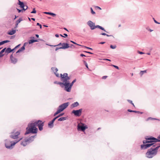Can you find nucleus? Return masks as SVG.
Instances as JSON below:
<instances>
[{
    "instance_id": "c03bdc74",
    "label": "nucleus",
    "mask_w": 160,
    "mask_h": 160,
    "mask_svg": "<svg viewBox=\"0 0 160 160\" xmlns=\"http://www.w3.org/2000/svg\"><path fill=\"white\" fill-rule=\"evenodd\" d=\"M90 10H91V12L92 14H95V12L93 11V9L92 8H90Z\"/></svg>"
},
{
    "instance_id": "09e8293b",
    "label": "nucleus",
    "mask_w": 160,
    "mask_h": 160,
    "mask_svg": "<svg viewBox=\"0 0 160 160\" xmlns=\"http://www.w3.org/2000/svg\"><path fill=\"white\" fill-rule=\"evenodd\" d=\"M153 20H154V22L155 23H156L157 24H160V23L158 22L154 18H153Z\"/></svg>"
},
{
    "instance_id": "20e7f679",
    "label": "nucleus",
    "mask_w": 160,
    "mask_h": 160,
    "mask_svg": "<svg viewBox=\"0 0 160 160\" xmlns=\"http://www.w3.org/2000/svg\"><path fill=\"white\" fill-rule=\"evenodd\" d=\"M87 24L90 27L91 30H93L96 28H98L104 32H108L103 28L98 25H95V23L91 21H89L87 22Z\"/></svg>"
},
{
    "instance_id": "72a5a7b5",
    "label": "nucleus",
    "mask_w": 160,
    "mask_h": 160,
    "mask_svg": "<svg viewBox=\"0 0 160 160\" xmlns=\"http://www.w3.org/2000/svg\"><path fill=\"white\" fill-rule=\"evenodd\" d=\"M149 120H159V119H156V118H151V117H149L148 118L147 120H146V121H148Z\"/></svg>"
},
{
    "instance_id": "4c0bfd02",
    "label": "nucleus",
    "mask_w": 160,
    "mask_h": 160,
    "mask_svg": "<svg viewBox=\"0 0 160 160\" xmlns=\"http://www.w3.org/2000/svg\"><path fill=\"white\" fill-rule=\"evenodd\" d=\"M76 79H75L72 82L70 83V86H71V87H72V86H73L74 83V82H76Z\"/></svg>"
},
{
    "instance_id": "4be33fe9",
    "label": "nucleus",
    "mask_w": 160,
    "mask_h": 160,
    "mask_svg": "<svg viewBox=\"0 0 160 160\" xmlns=\"http://www.w3.org/2000/svg\"><path fill=\"white\" fill-rule=\"evenodd\" d=\"M38 39H31L29 40L28 41V43L29 44L32 43L34 42H38Z\"/></svg>"
},
{
    "instance_id": "e433bc0d",
    "label": "nucleus",
    "mask_w": 160,
    "mask_h": 160,
    "mask_svg": "<svg viewBox=\"0 0 160 160\" xmlns=\"http://www.w3.org/2000/svg\"><path fill=\"white\" fill-rule=\"evenodd\" d=\"M51 16L55 18H56L57 16L56 14L51 12Z\"/></svg>"
},
{
    "instance_id": "680f3d73",
    "label": "nucleus",
    "mask_w": 160,
    "mask_h": 160,
    "mask_svg": "<svg viewBox=\"0 0 160 160\" xmlns=\"http://www.w3.org/2000/svg\"><path fill=\"white\" fill-rule=\"evenodd\" d=\"M28 42H25L24 44L22 46H24L25 47V46H26L27 44H28Z\"/></svg>"
},
{
    "instance_id": "c85d7f7f",
    "label": "nucleus",
    "mask_w": 160,
    "mask_h": 160,
    "mask_svg": "<svg viewBox=\"0 0 160 160\" xmlns=\"http://www.w3.org/2000/svg\"><path fill=\"white\" fill-rule=\"evenodd\" d=\"M10 41L8 40H6L0 42V46L4 44L5 43L8 42Z\"/></svg>"
},
{
    "instance_id": "6ab92c4d",
    "label": "nucleus",
    "mask_w": 160,
    "mask_h": 160,
    "mask_svg": "<svg viewBox=\"0 0 160 160\" xmlns=\"http://www.w3.org/2000/svg\"><path fill=\"white\" fill-rule=\"evenodd\" d=\"M16 32L15 30H12L11 31H9L7 33L9 35H12L14 34Z\"/></svg>"
},
{
    "instance_id": "0e129e2a",
    "label": "nucleus",
    "mask_w": 160,
    "mask_h": 160,
    "mask_svg": "<svg viewBox=\"0 0 160 160\" xmlns=\"http://www.w3.org/2000/svg\"><path fill=\"white\" fill-rule=\"evenodd\" d=\"M80 56L81 57H86V56L82 53L81 54Z\"/></svg>"
},
{
    "instance_id": "6e6d98bb",
    "label": "nucleus",
    "mask_w": 160,
    "mask_h": 160,
    "mask_svg": "<svg viewBox=\"0 0 160 160\" xmlns=\"http://www.w3.org/2000/svg\"><path fill=\"white\" fill-rule=\"evenodd\" d=\"M83 52H86V53H90V54H93V53H92V52H88V51H83Z\"/></svg>"
},
{
    "instance_id": "bf43d9fd",
    "label": "nucleus",
    "mask_w": 160,
    "mask_h": 160,
    "mask_svg": "<svg viewBox=\"0 0 160 160\" xmlns=\"http://www.w3.org/2000/svg\"><path fill=\"white\" fill-rule=\"evenodd\" d=\"M107 76H103L102 78V79H105L107 78Z\"/></svg>"
},
{
    "instance_id": "37998d69",
    "label": "nucleus",
    "mask_w": 160,
    "mask_h": 160,
    "mask_svg": "<svg viewBox=\"0 0 160 160\" xmlns=\"http://www.w3.org/2000/svg\"><path fill=\"white\" fill-rule=\"evenodd\" d=\"M81 46H82V47H84L85 48H87V49H88L92 50V48H89V47H86V46H84L81 45Z\"/></svg>"
},
{
    "instance_id": "a19ab883",
    "label": "nucleus",
    "mask_w": 160,
    "mask_h": 160,
    "mask_svg": "<svg viewBox=\"0 0 160 160\" xmlns=\"http://www.w3.org/2000/svg\"><path fill=\"white\" fill-rule=\"evenodd\" d=\"M110 47L112 49H115L116 48V45H111L110 46Z\"/></svg>"
},
{
    "instance_id": "2eb2a0df",
    "label": "nucleus",
    "mask_w": 160,
    "mask_h": 160,
    "mask_svg": "<svg viewBox=\"0 0 160 160\" xmlns=\"http://www.w3.org/2000/svg\"><path fill=\"white\" fill-rule=\"evenodd\" d=\"M65 74V76H64V77L63 78H64V79L62 81L63 82H69V80L70 79V78L68 76V73H66V74Z\"/></svg>"
},
{
    "instance_id": "ddd939ff",
    "label": "nucleus",
    "mask_w": 160,
    "mask_h": 160,
    "mask_svg": "<svg viewBox=\"0 0 160 160\" xmlns=\"http://www.w3.org/2000/svg\"><path fill=\"white\" fill-rule=\"evenodd\" d=\"M146 139H147V140H152V143H154L157 142H160V139H158V138H156L154 137H150L149 138H148V136L146 137L145 138Z\"/></svg>"
},
{
    "instance_id": "f3484780",
    "label": "nucleus",
    "mask_w": 160,
    "mask_h": 160,
    "mask_svg": "<svg viewBox=\"0 0 160 160\" xmlns=\"http://www.w3.org/2000/svg\"><path fill=\"white\" fill-rule=\"evenodd\" d=\"M10 60L11 61V62L12 63L14 64H15L17 62V59L16 58L13 57L12 55V54L10 56Z\"/></svg>"
},
{
    "instance_id": "69168bd1",
    "label": "nucleus",
    "mask_w": 160,
    "mask_h": 160,
    "mask_svg": "<svg viewBox=\"0 0 160 160\" xmlns=\"http://www.w3.org/2000/svg\"><path fill=\"white\" fill-rule=\"evenodd\" d=\"M61 49L60 48V47L59 48H58V47H57L56 48V49H55V50L56 51H57V50H58V49Z\"/></svg>"
},
{
    "instance_id": "412c9836",
    "label": "nucleus",
    "mask_w": 160,
    "mask_h": 160,
    "mask_svg": "<svg viewBox=\"0 0 160 160\" xmlns=\"http://www.w3.org/2000/svg\"><path fill=\"white\" fill-rule=\"evenodd\" d=\"M128 111L130 112H135L136 113H138L142 114L143 113L142 112H140V111H135V110H131L130 109H128Z\"/></svg>"
},
{
    "instance_id": "1a4fd4ad",
    "label": "nucleus",
    "mask_w": 160,
    "mask_h": 160,
    "mask_svg": "<svg viewBox=\"0 0 160 160\" xmlns=\"http://www.w3.org/2000/svg\"><path fill=\"white\" fill-rule=\"evenodd\" d=\"M152 146V147H155L156 146V144H154V143H147L146 144H142L141 146V148L142 149H147L151 146Z\"/></svg>"
},
{
    "instance_id": "052dcab7",
    "label": "nucleus",
    "mask_w": 160,
    "mask_h": 160,
    "mask_svg": "<svg viewBox=\"0 0 160 160\" xmlns=\"http://www.w3.org/2000/svg\"><path fill=\"white\" fill-rule=\"evenodd\" d=\"M95 8H97L98 9H99L100 10H101V8H100V7H98V6H95Z\"/></svg>"
},
{
    "instance_id": "9d476101",
    "label": "nucleus",
    "mask_w": 160,
    "mask_h": 160,
    "mask_svg": "<svg viewBox=\"0 0 160 160\" xmlns=\"http://www.w3.org/2000/svg\"><path fill=\"white\" fill-rule=\"evenodd\" d=\"M20 134V132L18 131L14 133V132H11V134L10 137L13 139H17L18 138V136Z\"/></svg>"
},
{
    "instance_id": "cd10ccee",
    "label": "nucleus",
    "mask_w": 160,
    "mask_h": 160,
    "mask_svg": "<svg viewBox=\"0 0 160 160\" xmlns=\"http://www.w3.org/2000/svg\"><path fill=\"white\" fill-rule=\"evenodd\" d=\"M160 147V146H158L155 148V147H152V148L153 149V150L154 151L156 152L157 154V153L158 150L159 148Z\"/></svg>"
},
{
    "instance_id": "393cba45",
    "label": "nucleus",
    "mask_w": 160,
    "mask_h": 160,
    "mask_svg": "<svg viewBox=\"0 0 160 160\" xmlns=\"http://www.w3.org/2000/svg\"><path fill=\"white\" fill-rule=\"evenodd\" d=\"M25 49V48L24 47V46H22L17 51L16 53H19L22 51L24 50Z\"/></svg>"
},
{
    "instance_id": "774afa93",
    "label": "nucleus",
    "mask_w": 160,
    "mask_h": 160,
    "mask_svg": "<svg viewBox=\"0 0 160 160\" xmlns=\"http://www.w3.org/2000/svg\"><path fill=\"white\" fill-rule=\"evenodd\" d=\"M105 43V42H100L99 43V44H103L104 43Z\"/></svg>"
},
{
    "instance_id": "58836bf2",
    "label": "nucleus",
    "mask_w": 160,
    "mask_h": 160,
    "mask_svg": "<svg viewBox=\"0 0 160 160\" xmlns=\"http://www.w3.org/2000/svg\"><path fill=\"white\" fill-rule=\"evenodd\" d=\"M100 34L101 35H106V36H107L108 37L112 36V35H108V34H106L105 33H101Z\"/></svg>"
},
{
    "instance_id": "a211bd4d",
    "label": "nucleus",
    "mask_w": 160,
    "mask_h": 160,
    "mask_svg": "<svg viewBox=\"0 0 160 160\" xmlns=\"http://www.w3.org/2000/svg\"><path fill=\"white\" fill-rule=\"evenodd\" d=\"M36 135L34 136H31L28 138H26L28 140V142H32L34 140V138L36 137Z\"/></svg>"
},
{
    "instance_id": "6e6552de",
    "label": "nucleus",
    "mask_w": 160,
    "mask_h": 160,
    "mask_svg": "<svg viewBox=\"0 0 160 160\" xmlns=\"http://www.w3.org/2000/svg\"><path fill=\"white\" fill-rule=\"evenodd\" d=\"M63 87L64 86L65 90L67 92H69L71 91L72 87L70 85L69 82H63Z\"/></svg>"
},
{
    "instance_id": "7c9ffc66",
    "label": "nucleus",
    "mask_w": 160,
    "mask_h": 160,
    "mask_svg": "<svg viewBox=\"0 0 160 160\" xmlns=\"http://www.w3.org/2000/svg\"><path fill=\"white\" fill-rule=\"evenodd\" d=\"M57 119H55V117H54L53 119L51 121V128L53 127V123Z\"/></svg>"
},
{
    "instance_id": "39448f33",
    "label": "nucleus",
    "mask_w": 160,
    "mask_h": 160,
    "mask_svg": "<svg viewBox=\"0 0 160 160\" xmlns=\"http://www.w3.org/2000/svg\"><path fill=\"white\" fill-rule=\"evenodd\" d=\"M156 152L154 151L152 147L148 149L147 152L146 153V155L148 158H152L157 154Z\"/></svg>"
},
{
    "instance_id": "0eeeda50",
    "label": "nucleus",
    "mask_w": 160,
    "mask_h": 160,
    "mask_svg": "<svg viewBox=\"0 0 160 160\" xmlns=\"http://www.w3.org/2000/svg\"><path fill=\"white\" fill-rule=\"evenodd\" d=\"M36 126L38 127L39 130L41 131L43 129V126L44 125V122L41 120H38L34 122Z\"/></svg>"
},
{
    "instance_id": "423d86ee",
    "label": "nucleus",
    "mask_w": 160,
    "mask_h": 160,
    "mask_svg": "<svg viewBox=\"0 0 160 160\" xmlns=\"http://www.w3.org/2000/svg\"><path fill=\"white\" fill-rule=\"evenodd\" d=\"M88 128L87 125H85L84 123L81 122L78 124L77 126V129L79 131L84 132Z\"/></svg>"
},
{
    "instance_id": "f03ea898",
    "label": "nucleus",
    "mask_w": 160,
    "mask_h": 160,
    "mask_svg": "<svg viewBox=\"0 0 160 160\" xmlns=\"http://www.w3.org/2000/svg\"><path fill=\"white\" fill-rule=\"evenodd\" d=\"M22 138H20L18 140H16L14 142L8 141L6 140L5 141V145L6 148L8 149H12L13 148L16 144L19 142Z\"/></svg>"
},
{
    "instance_id": "4d7b16f0",
    "label": "nucleus",
    "mask_w": 160,
    "mask_h": 160,
    "mask_svg": "<svg viewBox=\"0 0 160 160\" xmlns=\"http://www.w3.org/2000/svg\"><path fill=\"white\" fill-rule=\"evenodd\" d=\"M138 53L140 54H144V52H142L139 51H138Z\"/></svg>"
},
{
    "instance_id": "aec40b11",
    "label": "nucleus",
    "mask_w": 160,
    "mask_h": 160,
    "mask_svg": "<svg viewBox=\"0 0 160 160\" xmlns=\"http://www.w3.org/2000/svg\"><path fill=\"white\" fill-rule=\"evenodd\" d=\"M28 142V140L26 138L22 142L21 144L25 146L27 144V142Z\"/></svg>"
},
{
    "instance_id": "ea45409f",
    "label": "nucleus",
    "mask_w": 160,
    "mask_h": 160,
    "mask_svg": "<svg viewBox=\"0 0 160 160\" xmlns=\"http://www.w3.org/2000/svg\"><path fill=\"white\" fill-rule=\"evenodd\" d=\"M36 12L37 11L35 10V8H33V9L32 11L31 12V13H36Z\"/></svg>"
},
{
    "instance_id": "bb28decb",
    "label": "nucleus",
    "mask_w": 160,
    "mask_h": 160,
    "mask_svg": "<svg viewBox=\"0 0 160 160\" xmlns=\"http://www.w3.org/2000/svg\"><path fill=\"white\" fill-rule=\"evenodd\" d=\"M54 83H57L58 84L60 85L62 88L63 87V82H58L57 81H56L54 82Z\"/></svg>"
},
{
    "instance_id": "603ef678",
    "label": "nucleus",
    "mask_w": 160,
    "mask_h": 160,
    "mask_svg": "<svg viewBox=\"0 0 160 160\" xmlns=\"http://www.w3.org/2000/svg\"><path fill=\"white\" fill-rule=\"evenodd\" d=\"M84 63L85 66L87 67V68H88V65L87 63L86 62H85V61H84Z\"/></svg>"
},
{
    "instance_id": "7ed1b4c3",
    "label": "nucleus",
    "mask_w": 160,
    "mask_h": 160,
    "mask_svg": "<svg viewBox=\"0 0 160 160\" xmlns=\"http://www.w3.org/2000/svg\"><path fill=\"white\" fill-rule=\"evenodd\" d=\"M69 104V102H66L60 105L58 108L57 111L54 113V116H55L66 108Z\"/></svg>"
},
{
    "instance_id": "de8ad7c7",
    "label": "nucleus",
    "mask_w": 160,
    "mask_h": 160,
    "mask_svg": "<svg viewBox=\"0 0 160 160\" xmlns=\"http://www.w3.org/2000/svg\"><path fill=\"white\" fill-rule=\"evenodd\" d=\"M70 42H72V43H73V44H76V45H78L81 46V45H80L79 44H78L76 43L75 42H74L73 41L71 40L70 41Z\"/></svg>"
},
{
    "instance_id": "5701e85b",
    "label": "nucleus",
    "mask_w": 160,
    "mask_h": 160,
    "mask_svg": "<svg viewBox=\"0 0 160 160\" xmlns=\"http://www.w3.org/2000/svg\"><path fill=\"white\" fill-rule=\"evenodd\" d=\"M79 104L78 102H75L72 104L71 105V107L72 108H74L78 106L79 105Z\"/></svg>"
},
{
    "instance_id": "79ce46f5",
    "label": "nucleus",
    "mask_w": 160,
    "mask_h": 160,
    "mask_svg": "<svg viewBox=\"0 0 160 160\" xmlns=\"http://www.w3.org/2000/svg\"><path fill=\"white\" fill-rule=\"evenodd\" d=\"M127 101H128L132 105H133V106H134V107H135V106L133 104V103L132 102V101L131 100H127Z\"/></svg>"
},
{
    "instance_id": "f8f14e48",
    "label": "nucleus",
    "mask_w": 160,
    "mask_h": 160,
    "mask_svg": "<svg viewBox=\"0 0 160 160\" xmlns=\"http://www.w3.org/2000/svg\"><path fill=\"white\" fill-rule=\"evenodd\" d=\"M18 4L20 6L21 8H22V10L24 11L26 10L28 8V7L27 5H25L23 2L19 0H18Z\"/></svg>"
},
{
    "instance_id": "864d4df0",
    "label": "nucleus",
    "mask_w": 160,
    "mask_h": 160,
    "mask_svg": "<svg viewBox=\"0 0 160 160\" xmlns=\"http://www.w3.org/2000/svg\"><path fill=\"white\" fill-rule=\"evenodd\" d=\"M4 55V54H3V53L0 52V58L3 57Z\"/></svg>"
},
{
    "instance_id": "a18cd8bd",
    "label": "nucleus",
    "mask_w": 160,
    "mask_h": 160,
    "mask_svg": "<svg viewBox=\"0 0 160 160\" xmlns=\"http://www.w3.org/2000/svg\"><path fill=\"white\" fill-rule=\"evenodd\" d=\"M21 45V44H19L18 45L16 46L14 48L12 49V50L13 51L16 48H18Z\"/></svg>"
},
{
    "instance_id": "49530a36",
    "label": "nucleus",
    "mask_w": 160,
    "mask_h": 160,
    "mask_svg": "<svg viewBox=\"0 0 160 160\" xmlns=\"http://www.w3.org/2000/svg\"><path fill=\"white\" fill-rule=\"evenodd\" d=\"M6 49V48H3L0 52H1L2 53H3L4 52H5Z\"/></svg>"
},
{
    "instance_id": "c9c22d12",
    "label": "nucleus",
    "mask_w": 160,
    "mask_h": 160,
    "mask_svg": "<svg viewBox=\"0 0 160 160\" xmlns=\"http://www.w3.org/2000/svg\"><path fill=\"white\" fill-rule=\"evenodd\" d=\"M146 72V70L141 71H140L139 74L141 76H142L144 74V73Z\"/></svg>"
},
{
    "instance_id": "473e14b6",
    "label": "nucleus",
    "mask_w": 160,
    "mask_h": 160,
    "mask_svg": "<svg viewBox=\"0 0 160 160\" xmlns=\"http://www.w3.org/2000/svg\"><path fill=\"white\" fill-rule=\"evenodd\" d=\"M64 114V113H62L60 114L59 115H58V116H57L55 117V119H57L58 118L63 116Z\"/></svg>"
},
{
    "instance_id": "b1692460",
    "label": "nucleus",
    "mask_w": 160,
    "mask_h": 160,
    "mask_svg": "<svg viewBox=\"0 0 160 160\" xmlns=\"http://www.w3.org/2000/svg\"><path fill=\"white\" fill-rule=\"evenodd\" d=\"M13 51V50H12V49L11 48L8 47L6 49L5 52H6L8 54L11 52Z\"/></svg>"
},
{
    "instance_id": "c756f323",
    "label": "nucleus",
    "mask_w": 160,
    "mask_h": 160,
    "mask_svg": "<svg viewBox=\"0 0 160 160\" xmlns=\"http://www.w3.org/2000/svg\"><path fill=\"white\" fill-rule=\"evenodd\" d=\"M143 143L144 144H146L147 143H152V140H144L143 141Z\"/></svg>"
},
{
    "instance_id": "338daca9",
    "label": "nucleus",
    "mask_w": 160,
    "mask_h": 160,
    "mask_svg": "<svg viewBox=\"0 0 160 160\" xmlns=\"http://www.w3.org/2000/svg\"><path fill=\"white\" fill-rule=\"evenodd\" d=\"M55 37H57V38H58V37H59V35H58V34H56L55 35Z\"/></svg>"
},
{
    "instance_id": "dca6fc26",
    "label": "nucleus",
    "mask_w": 160,
    "mask_h": 160,
    "mask_svg": "<svg viewBox=\"0 0 160 160\" xmlns=\"http://www.w3.org/2000/svg\"><path fill=\"white\" fill-rule=\"evenodd\" d=\"M51 69L54 72V74L56 75V76L57 77H59V74L57 72L58 71V68L55 67H52V68Z\"/></svg>"
},
{
    "instance_id": "3c124183",
    "label": "nucleus",
    "mask_w": 160,
    "mask_h": 160,
    "mask_svg": "<svg viewBox=\"0 0 160 160\" xmlns=\"http://www.w3.org/2000/svg\"><path fill=\"white\" fill-rule=\"evenodd\" d=\"M17 9L18 13L21 12L23 10H22V9H19L17 8Z\"/></svg>"
},
{
    "instance_id": "f257e3e1",
    "label": "nucleus",
    "mask_w": 160,
    "mask_h": 160,
    "mask_svg": "<svg viewBox=\"0 0 160 160\" xmlns=\"http://www.w3.org/2000/svg\"><path fill=\"white\" fill-rule=\"evenodd\" d=\"M26 129L27 131L25 133V135L30 133L36 134L38 130V128L36 127L34 122L29 123Z\"/></svg>"
},
{
    "instance_id": "8fccbe9b",
    "label": "nucleus",
    "mask_w": 160,
    "mask_h": 160,
    "mask_svg": "<svg viewBox=\"0 0 160 160\" xmlns=\"http://www.w3.org/2000/svg\"><path fill=\"white\" fill-rule=\"evenodd\" d=\"M37 26H38L40 27V28H42V25L40 24L39 23H37V25H36Z\"/></svg>"
},
{
    "instance_id": "e2e57ef3",
    "label": "nucleus",
    "mask_w": 160,
    "mask_h": 160,
    "mask_svg": "<svg viewBox=\"0 0 160 160\" xmlns=\"http://www.w3.org/2000/svg\"><path fill=\"white\" fill-rule=\"evenodd\" d=\"M62 43H61V42H60L59 44H58V45H54V46L55 47V46H60L61 45H62Z\"/></svg>"
},
{
    "instance_id": "9b49d317",
    "label": "nucleus",
    "mask_w": 160,
    "mask_h": 160,
    "mask_svg": "<svg viewBox=\"0 0 160 160\" xmlns=\"http://www.w3.org/2000/svg\"><path fill=\"white\" fill-rule=\"evenodd\" d=\"M82 111V108L77 110H73L72 111V113L74 114L76 116L79 117L81 114Z\"/></svg>"
},
{
    "instance_id": "5fc2aeb1",
    "label": "nucleus",
    "mask_w": 160,
    "mask_h": 160,
    "mask_svg": "<svg viewBox=\"0 0 160 160\" xmlns=\"http://www.w3.org/2000/svg\"><path fill=\"white\" fill-rule=\"evenodd\" d=\"M112 66L116 69H119V67L117 66L113 65Z\"/></svg>"
},
{
    "instance_id": "2f4dec72",
    "label": "nucleus",
    "mask_w": 160,
    "mask_h": 160,
    "mask_svg": "<svg viewBox=\"0 0 160 160\" xmlns=\"http://www.w3.org/2000/svg\"><path fill=\"white\" fill-rule=\"evenodd\" d=\"M65 74H66V73H63V75L61 73L60 74V78H61V81H63V80L64 79V78H63V77H64V76H65Z\"/></svg>"
},
{
    "instance_id": "13d9d810",
    "label": "nucleus",
    "mask_w": 160,
    "mask_h": 160,
    "mask_svg": "<svg viewBox=\"0 0 160 160\" xmlns=\"http://www.w3.org/2000/svg\"><path fill=\"white\" fill-rule=\"evenodd\" d=\"M43 13L44 14L50 15V12H44Z\"/></svg>"
},
{
    "instance_id": "a878e982",
    "label": "nucleus",
    "mask_w": 160,
    "mask_h": 160,
    "mask_svg": "<svg viewBox=\"0 0 160 160\" xmlns=\"http://www.w3.org/2000/svg\"><path fill=\"white\" fill-rule=\"evenodd\" d=\"M67 119V117H61V118H59L58 119V121H63L66 120Z\"/></svg>"
},
{
    "instance_id": "f704fd0d",
    "label": "nucleus",
    "mask_w": 160,
    "mask_h": 160,
    "mask_svg": "<svg viewBox=\"0 0 160 160\" xmlns=\"http://www.w3.org/2000/svg\"><path fill=\"white\" fill-rule=\"evenodd\" d=\"M22 21V18H20L18 20L16 21V22L19 24Z\"/></svg>"
},
{
    "instance_id": "4468645a",
    "label": "nucleus",
    "mask_w": 160,
    "mask_h": 160,
    "mask_svg": "<svg viewBox=\"0 0 160 160\" xmlns=\"http://www.w3.org/2000/svg\"><path fill=\"white\" fill-rule=\"evenodd\" d=\"M62 47H60V48L65 49L69 47V44L67 43H63L62 44Z\"/></svg>"
}]
</instances>
